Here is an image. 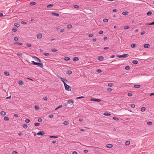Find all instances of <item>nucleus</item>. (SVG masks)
<instances>
[{
  "mask_svg": "<svg viewBox=\"0 0 154 154\" xmlns=\"http://www.w3.org/2000/svg\"><path fill=\"white\" fill-rule=\"evenodd\" d=\"M64 85L65 89L66 91H71V87L67 85L66 83H64Z\"/></svg>",
  "mask_w": 154,
  "mask_h": 154,
  "instance_id": "f257e3e1",
  "label": "nucleus"
},
{
  "mask_svg": "<svg viewBox=\"0 0 154 154\" xmlns=\"http://www.w3.org/2000/svg\"><path fill=\"white\" fill-rule=\"evenodd\" d=\"M129 55L128 54H125L122 55H117V57H119V58H125L126 57H127Z\"/></svg>",
  "mask_w": 154,
  "mask_h": 154,
  "instance_id": "f03ea898",
  "label": "nucleus"
},
{
  "mask_svg": "<svg viewBox=\"0 0 154 154\" xmlns=\"http://www.w3.org/2000/svg\"><path fill=\"white\" fill-rule=\"evenodd\" d=\"M32 57L33 58L35 59V60L39 62H42V61L38 58L37 57H36L34 56H32Z\"/></svg>",
  "mask_w": 154,
  "mask_h": 154,
  "instance_id": "7ed1b4c3",
  "label": "nucleus"
},
{
  "mask_svg": "<svg viewBox=\"0 0 154 154\" xmlns=\"http://www.w3.org/2000/svg\"><path fill=\"white\" fill-rule=\"evenodd\" d=\"M91 101L100 102L101 101V100L98 99L92 98L91 99Z\"/></svg>",
  "mask_w": 154,
  "mask_h": 154,
  "instance_id": "20e7f679",
  "label": "nucleus"
},
{
  "mask_svg": "<svg viewBox=\"0 0 154 154\" xmlns=\"http://www.w3.org/2000/svg\"><path fill=\"white\" fill-rule=\"evenodd\" d=\"M59 78L61 79V81L64 84V83H65V82H68V81L65 78H63L60 77H59Z\"/></svg>",
  "mask_w": 154,
  "mask_h": 154,
  "instance_id": "39448f33",
  "label": "nucleus"
},
{
  "mask_svg": "<svg viewBox=\"0 0 154 154\" xmlns=\"http://www.w3.org/2000/svg\"><path fill=\"white\" fill-rule=\"evenodd\" d=\"M45 134L44 132L42 131H41L38 132L37 134L38 135H42V136Z\"/></svg>",
  "mask_w": 154,
  "mask_h": 154,
  "instance_id": "423d86ee",
  "label": "nucleus"
},
{
  "mask_svg": "<svg viewBox=\"0 0 154 154\" xmlns=\"http://www.w3.org/2000/svg\"><path fill=\"white\" fill-rule=\"evenodd\" d=\"M42 34L39 33L37 34V38L38 39H40L42 38Z\"/></svg>",
  "mask_w": 154,
  "mask_h": 154,
  "instance_id": "0eeeda50",
  "label": "nucleus"
},
{
  "mask_svg": "<svg viewBox=\"0 0 154 154\" xmlns=\"http://www.w3.org/2000/svg\"><path fill=\"white\" fill-rule=\"evenodd\" d=\"M98 59L100 61H103V57L102 56H99L98 57Z\"/></svg>",
  "mask_w": 154,
  "mask_h": 154,
  "instance_id": "6e6552de",
  "label": "nucleus"
},
{
  "mask_svg": "<svg viewBox=\"0 0 154 154\" xmlns=\"http://www.w3.org/2000/svg\"><path fill=\"white\" fill-rule=\"evenodd\" d=\"M150 46V45L149 44H145L143 45V47L145 48H149Z\"/></svg>",
  "mask_w": 154,
  "mask_h": 154,
  "instance_id": "1a4fd4ad",
  "label": "nucleus"
},
{
  "mask_svg": "<svg viewBox=\"0 0 154 154\" xmlns=\"http://www.w3.org/2000/svg\"><path fill=\"white\" fill-rule=\"evenodd\" d=\"M79 60V58L78 57H75L73 59V61L75 62Z\"/></svg>",
  "mask_w": 154,
  "mask_h": 154,
  "instance_id": "9d476101",
  "label": "nucleus"
},
{
  "mask_svg": "<svg viewBox=\"0 0 154 154\" xmlns=\"http://www.w3.org/2000/svg\"><path fill=\"white\" fill-rule=\"evenodd\" d=\"M51 14L53 15L54 16H59V14L55 12H52Z\"/></svg>",
  "mask_w": 154,
  "mask_h": 154,
  "instance_id": "9b49d317",
  "label": "nucleus"
},
{
  "mask_svg": "<svg viewBox=\"0 0 154 154\" xmlns=\"http://www.w3.org/2000/svg\"><path fill=\"white\" fill-rule=\"evenodd\" d=\"M68 103L72 104L73 103V101L72 100H69L68 101Z\"/></svg>",
  "mask_w": 154,
  "mask_h": 154,
  "instance_id": "f8f14e48",
  "label": "nucleus"
},
{
  "mask_svg": "<svg viewBox=\"0 0 154 154\" xmlns=\"http://www.w3.org/2000/svg\"><path fill=\"white\" fill-rule=\"evenodd\" d=\"M113 146L112 144H108L106 145V147L108 148H111Z\"/></svg>",
  "mask_w": 154,
  "mask_h": 154,
  "instance_id": "ddd939ff",
  "label": "nucleus"
},
{
  "mask_svg": "<svg viewBox=\"0 0 154 154\" xmlns=\"http://www.w3.org/2000/svg\"><path fill=\"white\" fill-rule=\"evenodd\" d=\"M103 115L106 116H109L111 115V114L109 112H106L103 113Z\"/></svg>",
  "mask_w": 154,
  "mask_h": 154,
  "instance_id": "4468645a",
  "label": "nucleus"
},
{
  "mask_svg": "<svg viewBox=\"0 0 154 154\" xmlns=\"http://www.w3.org/2000/svg\"><path fill=\"white\" fill-rule=\"evenodd\" d=\"M35 109L37 110H39V107L38 105H35Z\"/></svg>",
  "mask_w": 154,
  "mask_h": 154,
  "instance_id": "2eb2a0df",
  "label": "nucleus"
},
{
  "mask_svg": "<svg viewBox=\"0 0 154 154\" xmlns=\"http://www.w3.org/2000/svg\"><path fill=\"white\" fill-rule=\"evenodd\" d=\"M36 4V3L35 2H31L30 4L29 5L31 6L34 5H35Z\"/></svg>",
  "mask_w": 154,
  "mask_h": 154,
  "instance_id": "dca6fc26",
  "label": "nucleus"
},
{
  "mask_svg": "<svg viewBox=\"0 0 154 154\" xmlns=\"http://www.w3.org/2000/svg\"><path fill=\"white\" fill-rule=\"evenodd\" d=\"M138 61L136 60H134L132 61V63L134 64H137L138 63Z\"/></svg>",
  "mask_w": 154,
  "mask_h": 154,
  "instance_id": "f3484780",
  "label": "nucleus"
},
{
  "mask_svg": "<svg viewBox=\"0 0 154 154\" xmlns=\"http://www.w3.org/2000/svg\"><path fill=\"white\" fill-rule=\"evenodd\" d=\"M72 73V72L71 70H68L66 72V73L67 74L69 75Z\"/></svg>",
  "mask_w": 154,
  "mask_h": 154,
  "instance_id": "a211bd4d",
  "label": "nucleus"
},
{
  "mask_svg": "<svg viewBox=\"0 0 154 154\" xmlns=\"http://www.w3.org/2000/svg\"><path fill=\"white\" fill-rule=\"evenodd\" d=\"M0 114L2 115L5 116V115H6V112H5L2 111L1 112Z\"/></svg>",
  "mask_w": 154,
  "mask_h": 154,
  "instance_id": "6ab92c4d",
  "label": "nucleus"
},
{
  "mask_svg": "<svg viewBox=\"0 0 154 154\" xmlns=\"http://www.w3.org/2000/svg\"><path fill=\"white\" fill-rule=\"evenodd\" d=\"M43 54L45 56H49L51 54L48 53H43Z\"/></svg>",
  "mask_w": 154,
  "mask_h": 154,
  "instance_id": "aec40b11",
  "label": "nucleus"
},
{
  "mask_svg": "<svg viewBox=\"0 0 154 154\" xmlns=\"http://www.w3.org/2000/svg\"><path fill=\"white\" fill-rule=\"evenodd\" d=\"M130 143V142L129 141H126L125 144L126 145H129Z\"/></svg>",
  "mask_w": 154,
  "mask_h": 154,
  "instance_id": "412c9836",
  "label": "nucleus"
},
{
  "mask_svg": "<svg viewBox=\"0 0 154 154\" xmlns=\"http://www.w3.org/2000/svg\"><path fill=\"white\" fill-rule=\"evenodd\" d=\"M4 74L6 76H8L9 75V73L8 72H4Z\"/></svg>",
  "mask_w": 154,
  "mask_h": 154,
  "instance_id": "4be33fe9",
  "label": "nucleus"
},
{
  "mask_svg": "<svg viewBox=\"0 0 154 154\" xmlns=\"http://www.w3.org/2000/svg\"><path fill=\"white\" fill-rule=\"evenodd\" d=\"M70 60V58L68 57H65L64 58V60L66 61H68Z\"/></svg>",
  "mask_w": 154,
  "mask_h": 154,
  "instance_id": "5701e85b",
  "label": "nucleus"
},
{
  "mask_svg": "<svg viewBox=\"0 0 154 154\" xmlns=\"http://www.w3.org/2000/svg\"><path fill=\"white\" fill-rule=\"evenodd\" d=\"M140 86L139 85H134V87L136 88H139L140 87Z\"/></svg>",
  "mask_w": 154,
  "mask_h": 154,
  "instance_id": "b1692460",
  "label": "nucleus"
},
{
  "mask_svg": "<svg viewBox=\"0 0 154 154\" xmlns=\"http://www.w3.org/2000/svg\"><path fill=\"white\" fill-rule=\"evenodd\" d=\"M23 82L21 80L19 81L18 82V84L20 85H23Z\"/></svg>",
  "mask_w": 154,
  "mask_h": 154,
  "instance_id": "393cba45",
  "label": "nucleus"
},
{
  "mask_svg": "<svg viewBox=\"0 0 154 154\" xmlns=\"http://www.w3.org/2000/svg\"><path fill=\"white\" fill-rule=\"evenodd\" d=\"M53 6H54V5L53 4H50V5H48L47 6V7L48 8H50L51 7Z\"/></svg>",
  "mask_w": 154,
  "mask_h": 154,
  "instance_id": "a878e982",
  "label": "nucleus"
},
{
  "mask_svg": "<svg viewBox=\"0 0 154 154\" xmlns=\"http://www.w3.org/2000/svg\"><path fill=\"white\" fill-rule=\"evenodd\" d=\"M39 66L41 68H43V65L42 63H40L39 64Z\"/></svg>",
  "mask_w": 154,
  "mask_h": 154,
  "instance_id": "bb28decb",
  "label": "nucleus"
},
{
  "mask_svg": "<svg viewBox=\"0 0 154 154\" xmlns=\"http://www.w3.org/2000/svg\"><path fill=\"white\" fill-rule=\"evenodd\" d=\"M146 108L145 107H142L141 108V111L144 112L145 111Z\"/></svg>",
  "mask_w": 154,
  "mask_h": 154,
  "instance_id": "cd10ccee",
  "label": "nucleus"
},
{
  "mask_svg": "<svg viewBox=\"0 0 154 154\" xmlns=\"http://www.w3.org/2000/svg\"><path fill=\"white\" fill-rule=\"evenodd\" d=\"M67 27L69 29H71L72 27V26L71 24H68L67 25Z\"/></svg>",
  "mask_w": 154,
  "mask_h": 154,
  "instance_id": "c85d7f7f",
  "label": "nucleus"
},
{
  "mask_svg": "<svg viewBox=\"0 0 154 154\" xmlns=\"http://www.w3.org/2000/svg\"><path fill=\"white\" fill-rule=\"evenodd\" d=\"M23 127L24 128L26 129L27 128L28 126L26 124H25L23 125Z\"/></svg>",
  "mask_w": 154,
  "mask_h": 154,
  "instance_id": "c756f323",
  "label": "nucleus"
},
{
  "mask_svg": "<svg viewBox=\"0 0 154 154\" xmlns=\"http://www.w3.org/2000/svg\"><path fill=\"white\" fill-rule=\"evenodd\" d=\"M50 138H58V137L57 136H50Z\"/></svg>",
  "mask_w": 154,
  "mask_h": 154,
  "instance_id": "7c9ffc66",
  "label": "nucleus"
},
{
  "mask_svg": "<svg viewBox=\"0 0 154 154\" xmlns=\"http://www.w3.org/2000/svg\"><path fill=\"white\" fill-rule=\"evenodd\" d=\"M125 69L126 70H128L130 69V66H125Z\"/></svg>",
  "mask_w": 154,
  "mask_h": 154,
  "instance_id": "2f4dec72",
  "label": "nucleus"
},
{
  "mask_svg": "<svg viewBox=\"0 0 154 154\" xmlns=\"http://www.w3.org/2000/svg\"><path fill=\"white\" fill-rule=\"evenodd\" d=\"M69 124V122L68 121H64L63 122V124L65 125H68Z\"/></svg>",
  "mask_w": 154,
  "mask_h": 154,
  "instance_id": "473e14b6",
  "label": "nucleus"
},
{
  "mask_svg": "<svg viewBox=\"0 0 154 154\" xmlns=\"http://www.w3.org/2000/svg\"><path fill=\"white\" fill-rule=\"evenodd\" d=\"M113 119H114L115 120H116V121H118L119 119V118L117 117H116V116L113 117Z\"/></svg>",
  "mask_w": 154,
  "mask_h": 154,
  "instance_id": "72a5a7b5",
  "label": "nucleus"
},
{
  "mask_svg": "<svg viewBox=\"0 0 154 154\" xmlns=\"http://www.w3.org/2000/svg\"><path fill=\"white\" fill-rule=\"evenodd\" d=\"M108 85L109 87H112L113 85V84L111 83H109L108 84Z\"/></svg>",
  "mask_w": 154,
  "mask_h": 154,
  "instance_id": "f704fd0d",
  "label": "nucleus"
},
{
  "mask_svg": "<svg viewBox=\"0 0 154 154\" xmlns=\"http://www.w3.org/2000/svg\"><path fill=\"white\" fill-rule=\"evenodd\" d=\"M147 124L148 125H152V122H147Z\"/></svg>",
  "mask_w": 154,
  "mask_h": 154,
  "instance_id": "c9c22d12",
  "label": "nucleus"
},
{
  "mask_svg": "<svg viewBox=\"0 0 154 154\" xmlns=\"http://www.w3.org/2000/svg\"><path fill=\"white\" fill-rule=\"evenodd\" d=\"M128 12L127 11L123 12H122V14L124 15H126L128 14Z\"/></svg>",
  "mask_w": 154,
  "mask_h": 154,
  "instance_id": "e433bc0d",
  "label": "nucleus"
},
{
  "mask_svg": "<svg viewBox=\"0 0 154 154\" xmlns=\"http://www.w3.org/2000/svg\"><path fill=\"white\" fill-rule=\"evenodd\" d=\"M30 121V120L28 119H26L25 120V122L27 123H29Z\"/></svg>",
  "mask_w": 154,
  "mask_h": 154,
  "instance_id": "4c0bfd02",
  "label": "nucleus"
},
{
  "mask_svg": "<svg viewBox=\"0 0 154 154\" xmlns=\"http://www.w3.org/2000/svg\"><path fill=\"white\" fill-rule=\"evenodd\" d=\"M4 119L5 121H8L9 120V118L7 117H5L4 118Z\"/></svg>",
  "mask_w": 154,
  "mask_h": 154,
  "instance_id": "58836bf2",
  "label": "nucleus"
},
{
  "mask_svg": "<svg viewBox=\"0 0 154 154\" xmlns=\"http://www.w3.org/2000/svg\"><path fill=\"white\" fill-rule=\"evenodd\" d=\"M108 21V20L107 19H103V21L104 22L106 23Z\"/></svg>",
  "mask_w": 154,
  "mask_h": 154,
  "instance_id": "ea45409f",
  "label": "nucleus"
},
{
  "mask_svg": "<svg viewBox=\"0 0 154 154\" xmlns=\"http://www.w3.org/2000/svg\"><path fill=\"white\" fill-rule=\"evenodd\" d=\"M14 26H15L17 27H18L20 26V25L16 23H15L14 24Z\"/></svg>",
  "mask_w": 154,
  "mask_h": 154,
  "instance_id": "a19ab883",
  "label": "nucleus"
},
{
  "mask_svg": "<svg viewBox=\"0 0 154 154\" xmlns=\"http://www.w3.org/2000/svg\"><path fill=\"white\" fill-rule=\"evenodd\" d=\"M17 31V29L16 28H13L12 29V31L13 32H16Z\"/></svg>",
  "mask_w": 154,
  "mask_h": 154,
  "instance_id": "79ce46f5",
  "label": "nucleus"
},
{
  "mask_svg": "<svg viewBox=\"0 0 154 154\" xmlns=\"http://www.w3.org/2000/svg\"><path fill=\"white\" fill-rule=\"evenodd\" d=\"M152 12L151 11H149L147 13V15L148 16L152 14Z\"/></svg>",
  "mask_w": 154,
  "mask_h": 154,
  "instance_id": "37998d69",
  "label": "nucleus"
},
{
  "mask_svg": "<svg viewBox=\"0 0 154 154\" xmlns=\"http://www.w3.org/2000/svg\"><path fill=\"white\" fill-rule=\"evenodd\" d=\"M62 107V105H60V106H59L57 107L55 109V110H56L57 109H58L60 108H61Z\"/></svg>",
  "mask_w": 154,
  "mask_h": 154,
  "instance_id": "c03bdc74",
  "label": "nucleus"
},
{
  "mask_svg": "<svg viewBox=\"0 0 154 154\" xmlns=\"http://www.w3.org/2000/svg\"><path fill=\"white\" fill-rule=\"evenodd\" d=\"M136 46V45L135 44H132L131 45V47L132 48H134Z\"/></svg>",
  "mask_w": 154,
  "mask_h": 154,
  "instance_id": "a18cd8bd",
  "label": "nucleus"
},
{
  "mask_svg": "<svg viewBox=\"0 0 154 154\" xmlns=\"http://www.w3.org/2000/svg\"><path fill=\"white\" fill-rule=\"evenodd\" d=\"M131 106L132 108H134L135 107V105L134 104H132L131 105Z\"/></svg>",
  "mask_w": 154,
  "mask_h": 154,
  "instance_id": "49530a36",
  "label": "nucleus"
},
{
  "mask_svg": "<svg viewBox=\"0 0 154 154\" xmlns=\"http://www.w3.org/2000/svg\"><path fill=\"white\" fill-rule=\"evenodd\" d=\"M40 125V123H34V125L35 126H38Z\"/></svg>",
  "mask_w": 154,
  "mask_h": 154,
  "instance_id": "de8ad7c7",
  "label": "nucleus"
},
{
  "mask_svg": "<svg viewBox=\"0 0 154 154\" xmlns=\"http://www.w3.org/2000/svg\"><path fill=\"white\" fill-rule=\"evenodd\" d=\"M102 72V71L100 69H98L97 70V72L98 73H100Z\"/></svg>",
  "mask_w": 154,
  "mask_h": 154,
  "instance_id": "09e8293b",
  "label": "nucleus"
},
{
  "mask_svg": "<svg viewBox=\"0 0 154 154\" xmlns=\"http://www.w3.org/2000/svg\"><path fill=\"white\" fill-rule=\"evenodd\" d=\"M48 99V97H47L45 96L43 97V99L45 100H47Z\"/></svg>",
  "mask_w": 154,
  "mask_h": 154,
  "instance_id": "8fccbe9b",
  "label": "nucleus"
},
{
  "mask_svg": "<svg viewBox=\"0 0 154 154\" xmlns=\"http://www.w3.org/2000/svg\"><path fill=\"white\" fill-rule=\"evenodd\" d=\"M14 40L15 41H17L18 40V38L17 37H15L14 38Z\"/></svg>",
  "mask_w": 154,
  "mask_h": 154,
  "instance_id": "3c124183",
  "label": "nucleus"
},
{
  "mask_svg": "<svg viewBox=\"0 0 154 154\" xmlns=\"http://www.w3.org/2000/svg\"><path fill=\"white\" fill-rule=\"evenodd\" d=\"M17 55L19 56H20V57H21L22 55V53H17Z\"/></svg>",
  "mask_w": 154,
  "mask_h": 154,
  "instance_id": "603ef678",
  "label": "nucleus"
},
{
  "mask_svg": "<svg viewBox=\"0 0 154 154\" xmlns=\"http://www.w3.org/2000/svg\"><path fill=\"white\" fill-rule=\"evenodd\" d=\"M128 95L129 97H131L132 96V94L131 93H128Z\"/></svg>",
  "mask_w": 154,
  "mask_h": 154,
  "instance_id": "864d4df0",
  "label": "nucleus"
},
{
  "mask_svg": "<svg viewBox=\"0 0 154 154\" xmlns=\"http://www.w3.org/2000/svg\"><path fill=\"white\" fill-rule=\"evenodd\" d=\"M53 116H54L52 114H50V115H49V117L50 118H52L53 117Z\"/></svg>",
  "mask_w": 154,
  "mask_h": 154,
  "instance_id": "5fc2aeb1",
  "label": "nucleus"
},
{
  "mask_svg": "<svg viewBox=\"0 0 154 154\" xmlns=\"http://www.w3.org/2000/svg\"><path fill=\"white\" fill-rule=\"evenodd\" d=\"M107 90L108 91H109V92H110V91H111L112 90V89L111 88H108L107 89Z\"/></svg>",
  "mask_w": 154,
  "mask_h": 154,
  "instance_id": "6e6d98bb",
  "label": "nucleus"
},
{
  "mask_svg": "<svg viewBox=\"0 0 154 154\" xmlns=\"http://www.w3.org/2000/svg\"><path fill=\"white\" fill-rule=\"evenodd\" d=\"M42 121V119L41 118H39L38 119V121L39 122H41Z\"/></svg>",
  "mask_w": 154,
  "mask_h": 154,
  "instance_id": "4d7b16f0",
  "label": "nucleus"
},
{
  "mask_svg": "<svg viewBox=\"0 0 154 154\" xmlns=\"http://www.w3.org/2000/svg\"><path fill=\"white\" fill-rule=\"evenodd\" d=\"M32 64L33 65H35L36 62H35L33 61H32L31 62Z\"/></svg>",
  "mask_w": 154,
  "mask_h": 154,
  "instance_id": "13d9d810",
  "label": "nucleus"
},
{
  "mask_svg": "<svg viewBox=\"0 0 154 154\" xmlns=\"http://www.w3.org/2000/svg\"><path fill=\"white\" fill-rule=\"evenodd\" d=\"M18 153L16 151H13L12 152V154H17Z\"/></svg>",
  "mask_w": 154,
  "mask_h": 154,
  "instance_id": "bf43d9fd",
  "label": "nucleus"
},
{
  "mask_svg": "<svg viewBox=\"0 0 154 154\" xmlns=\"http://www.w3.org/2000/svg\"><path fill=\"white\" fill-rule=\"evenodd\" d=\"M26 45L28 47H31L32 45L31 44H27Z\"/></svg>",
  "mask_w": 154,
  "mask_h": 154,
  "instance_id": "052dcab7",
  "label": "nucleus"
},
{
  "mask_svg": "<svg viewBox=\"0 0 154 154\" xmlns=\"http://www.w3.org/2000/svg\"><path fill=\"white\" fill-rule=\"evenodd\" d=\"M84 97L83 96L78 97H77V99H80L81 98H83Z\"/></svg>",
  "mask_w": 154,
  "mask_h": 154,
  "instance_id": "680f3d73",
  "label": "nucleus"
},
{
  "mask_svg": "<svg viewBox=\"0 0 154 154\" xmlns=\"http://www.w3.org/2000/svg\"><path fill=\"white\" fill-rule=\"evenodd\" d=\"M74 7L76 8H79V6L77 5H75L74 6Z\"/></svg>",
  "mask_w": 154,
  "mask_h": 154,
  "instance_id": "e2e57ef3",
  "label": "nucleus"
},
{
  "mask_svg": "<svg viewBox=\"0 0 154 154\" xmlns=\"http://www.w3.org/2000/svg\"><path fill=\"white\" fill-rule=\"evenodd\" d=\"M93 35L92 34H89V35H88V36L90 37H92L93 36Z\"/></svg>",
  "mask_w": 154,
  "mask_h": 154,
  "instance_id": "0e129e2a",
  "label": "nucleus"
},
{
  "mask_svg": "<svg viewBox=\"0 0 154 154\" xmlns=\"http://www.w3.org/2000/svg\"><path fill=\"white\" fill-rule=\"evenodd\" d=\"M51 51L53 52H56L57 50L55 49H52L51 50Z\"/></svg>",
  "mask_w": 154,
  "mask_h": 154,
  "instance_id": "69168bd1",
  "label": "nucleus"
},
{
  "mask_svg": "<svg viewBox=\"0 0 154 154\" xmlns=\"http://www.w3.org/2000/svg\"><path fill=\"white\" fill-rule=\"evenodd\" d=\"M103 33V31H100L99 32V33L101 34Z\"/></svg>",
  "mask_w": 154,
  "mask_h": 154,
  "instance_id": "338daca9",
  "label": "nucleus"
},
{
  "mask_svg": "<svg viewBox=\"0 0 154 154\" xmlns=\"http://www.w3.org/2000/svg\"><path fill=\"white\" fill-rule=\"evenodd\" d=\"M72 154H77V153L76 151H73L72 152Z\"/></svg>",
  "mask_w": 154,
  "mask_h": 154,
  "instance_id": "774afa93",
  "label": "nucleus"
}]
</instances>
